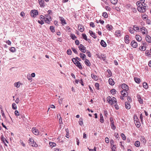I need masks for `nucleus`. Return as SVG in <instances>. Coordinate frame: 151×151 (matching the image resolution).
Listing matches in <instances>:
<instances>
[{
  "label": "nucleus",
  "instance_id": "nucleus-1",
  "mask_svg": "<svg viewBox=\"0 0 151 151\" xmlns=\"http://www.w3.org/2000/svg\"><path fill=\"white\" fill-rule=\"evenodd\" d=\"M107 101L108 102V103L111 105L115 103L117 104V102L116 99L115 97H113L111 98L110 96L107 97Z\"/></svg>",
  "mask_w": 151,
  "mask_h": 151
},
{
  "label": "nucleus",
  "instance_id": "nucleus-2",
  "mask_svg": "<svg viewBox=\"0 0 151 151\" xmlns=\"http://www.w3.org/2000/svg\"><path fill=\"white\" fill-rule=\"evenodd\" d=\"M74 60H75V61H73L74 63L76 65V66L78 67L80 69H82L83 68L81 66V65L80 63L78 61V60H76V59L75 58H73Z\"/></svg>",
  "mask_w": 151,
  "mask_h": 151
},
{
  "label": "nucleus",
  "instance_id": "nucleus-3",
  "mask_svg": "<svg viewBox=\"0 0 151 151\" xmlns=\"http://www.w3.org/2000/svg\"><path fill=\"white\" fill-rule=\"evenodd\" d=\"M78 48L79 50H81L82 52L83 53H85L86 52V48L82 44H80L78 47Z\"/></svg>",
  "mask_w": 151,
  "mask_h": 151
},
{
  "label": "nucleus",
  "instance_id": "nucleus-4",
  "mask_svg": "<svg viewBox=\"0 0 151 151\" xmlns=\"http://www.w3.org/2000/svg\"><path fill=\"white\" fill-rule=\"evenodd\" d=\"M33 133L35 135H38L39 134V130L36 129L35 128H33L32 129Z\"/></svg>",
  "mask_w": 151,
  "mask_h": 151
},
{
  "label": "nucleus",
  "instance_id": "nucleus-5",
  "mask_svg": "<svg viewBox=\"0 0 151 151\" xmlns=\"http://www.w3.org/2000/svg\"><path fill=\"white\" fill-rule=\"evenodd\" d=\"M122 87L123 90L128 91L129 90L128 86L126 84H122Z\"/></svg>",
  "mask_w": 151,
  "mask_h": 151
},
{
  "label": "nucleus",
  "instance_id": "nucleus-6",
  "mask_svg": "<svg viewBox=\"0 0 151 151\" xmlns=\"http://www.w3.org/2000/svg\"><path fill=\"white\" fill-rule=\"evenodd\" d=\"M30 140L31 141L30 145H31L32 147H37L38 146L37 145L35 142H34L33 139H32V140H31V139H30L29 141Z\"/></svg>",
  "mask_w": 151,
  "mask_h": 151
},
{
  "label": "nucleus",
  "instance_id": "nucleus-7",
  "mask_svg": "<svg viewBox=\"0 0 151 151\" xmlns=\"http://www.w3.org/2000/svg\"><path fill=\"white\" fill-rule=\"evenodd\" d=\"M59 18L60 19V20L61 21V23L63 25H64V24H66L65 20L63 17H59Z\"/></svg>",
  "mask_w": 151,
  "mask_h": 151
},
{
  "label": "nucleus",
  "instance_id": "nucleus-8",
  "mask_svg": "<svg viewBox=\"0 0 151 151\" xmlns=\"http://www.w3.org/2000/svg\"><path fill=\"white\" fill-rule=\"evenodd\" d=\"M127 91L123 90L121 91V93L123 97H126L127 95Z\"/></svg>",
  "mask_w": 151,
  "mask_h": 151
},
{
  "label": "nucleus",
  "instance_id": "nucleus-9",
  "mask_svg": "<svg viewBox=\"0 0 151 151\" xmlns=\"http://www.w3.org/2000/svg\"><path fill=\"white\" fill-rule=\"evenodd\" d=\"M131 45L132 47L134 48H136L137 46V42L134 40H133L132 41Z\"/></svg>",
  "mask_w": 151,
  "mask_h": 151
},
{
  "label": "nucleus",
  "instance_id": "nucleus-10",
  "mask_svg": "<svg viewBox=\"0 0 151 151\" xmlns=\"http://www.w3.org/2000/svg\"><path fill=\"white\" fill-rule=\"evenodd\" d=\"M141 31L143 34H145L148 32L147 29L144 27L141 28Z\"/></svg>",
  "mask_w": 151,
  "mask_h": 151
},
{
  "label": "nucleus",
  "instance_id": "nucleus-11",
  "mask_svg": "<svg viewBox=\"0 0 151 151\" xmlns=\"http://www.w3.org/2000/svg\"><path fill=\"white\" fill-rule=\"evenodd\" d=\"M38 1L40 6L42 7H44L45 5L43 0H38Z\"/></svg>",
  "mask_w": 151,
  "mask_h": 151
},
{
  "label": "nucleus",
  "instance_id": "nucleus-12",
  "mask_svg": "<svg viewBox=\"0 0 151 151\" xmlns=\"http://www.w3.org/2000/svg\"><path fill=\"white\" fill-rule=\"evenodd\" d=\"M31 13L32 14L33 17L34 16V15H37L38 14V11L36 10H32L31 11Z\"/></svg>",
  "mask_w": 151,
  "mask_h": 151
},
{
  "label": "nucleus",
  "instance_id": "nucleus-13",
  "mask_svg": "<svg viewBox=\"0 0 151 151\" xmlns=\"http://www.w3.org/2000/svg\"><path fill=\"white\" fill-rule=\"evenodd\" d=\"M129 36L128 35H127L125 36L124 41L126 43L128 44L129 43Z\"/></svg>",
  "mask_w": 151,
  "mask_h": 151
},
{
  "label": "nucleus",
  "instance_id": "nucleus-14",
  "mask_svg": "<svg viewBox=\"0 0 151 151\" xmlns=\"http://www.w3.org/2000/svg\"><path fill=\"white\" fill-rule=\"evenodd\" d=\"M125 106L126 109H129L130 108L131 106L129 103L128 102H126L125 103Z\"/></svg>",
  "mask_w": 151,
  "mask_h": 151
},
{
  "label": "nucleus",
  "instance_id": "nucleus-15",
  "mask_svg": "<svg viewBox=\"0 0 151 151\" xmlns=\"http://www.w3.org/2000/svg\"><path fill=\"white\" fill-rule=\"evenodd\" d=\"M89 33H90V35L94 38L95 39L96 37V36L95 35V34L92 31L90 30Z\"/></svg>",
  "mask_w": 151,
  "mask_h": 151
},
{
  "label": "nucleus",
  "instance_id": "nucleus-16",
  "mask_svg": "<svg viewBox=\"0 0 151 151\" xmlns=\"http://www.w3.org/2000/svg\"><path fill=\"white\" fill-rule=\"evenodd\" d=\"M137 97L139 102L140 104H142L143 103V101L142 99L140 96L139 95H138Z\"/></svg>",
  "mask_w": 151,
  "mask_h": 151
},
{
  "label": "nucleus",
  "instance_id": "nucleus-17",
  "mask_svg": "<svg viewBox=\"0 0 151 151\" xmlns=\"http://www.w3.org/2000/svg\"><path fill=\"white\" fill-rule=\"evenodd\" d=\"M145 39L147 42L149 43L151 42V37L149 35H147Z\"/></svg>",
  "mask_w": 151,
  "mask_h": 151
},
{
  "label": "nucleus",
  "instance_id": "nucleus-18",
  "mask_svg": "<svg viewBox=\"0 0 151 151\" xmlns=\"http://www.w3.org/2000/svg\"><path fill=\"white\" fill-rule=\"evenodd\" d=\"M136 39L137 41L139 42L141 41L142 40L141 37L140 35H137L136 36Z\"/></svg>",
  "mask_w": 151,
  "mask_h": 151
},
{
  "label": "nucleus",
  "instance_id": "nucleus-19",
  "mask_svg": "<svg viewBox=\"0 0 151 151\" xmlns=\"http://www.w3.org/2000/svg\"><path fill=\"white\" fill-rule=\"evenodd\" d=\"M100 122L101 123H103L104 122V119L103 118V115L101 113H100Z\"/></svg>",
  "mask_w": 151,
  "mask_h": 151
},
{
  "label": "nucleus",
  "instance_id": "nucleus-20",
  "mask_svg": "<svg viewBox=\"0 0 151 151\" xmlns=\"http://www.w3.org/2000/svg\"><path fill=\"white\" fill-rule=\"evenodd\" d=\"M85 64L86 65L90 66L91 65V63L88 60L86 59L84 61Z\"/></svg>",
  "mask_w": 151,
  "mask_h": 151
},
{
  "label": "nucleus",
  "instance_id": "nucleus-21",
  "mask_svg": "<svg viewBox=\"0 0 151 151\" xmlns=\"http://www.w3.org/2000/svg\"><path fill=\"white\" fill-rule=\"evenodd\" d=\"M100 44L101 45L104 47H105L106 46V42L103 40H102L101 41Z\"/></svg>",
  "mask_w": 151,
  "mask_h": 151
},
{
  "label": "nucleus",
  "instance_id": "nucleus-22",
  "mask_svg": "<svg viewBox=\"0 0 151 151\" xmlns=\"http://www.w3.org/2000/svg\"><path fill=\"white\" fill-rule=\"evenodd\" d=\"M109 84L110 85L112 86L114 85V81L113 80L112 78H110L109 79Z\"/></svg>",
  "mask_w": 151,
  "mask_h": 151
},
{
  "label": "nucleus",
  "instance_id": "nucleus-23",
  "mask_svg": "<svg viewBox=\"0 0 151 151\" xmlns=\"http://www.w3.org/2000/svg\"><path fill=\"white\" fill-rule=\"evenodd\" d=\"M49 144L51 148H52L53 147H55L56 145V143L54 142H50L49 143Z\"/></svg>",
  "mask_w": 151,
  "mask_h": 151
},
{
  "label": "nucleus",
  "instance_id": "nucleus-24",
  "mask_svg": "<svg viewBox=\"0 0 151 151\" xmlns=\"http://www.w3.org/2000/svg\"><path fill=\"white\" fill-rule=\"evenodd\" d=\"M80 56L81 58H82V60H84L86 57V55L84 54L81 53L80 54Z\"/></svg>",
  "mask_w": 151,
  "mask_h": 151
},
{
  "label": "nucleus",
  "instance_id": "nucleus-25",
  "mask_svg": "<svg viewBox=\"0 0 151 151\" xmlns=\"http://www.w3.org/2000/svg\"><path fill=\"white\" fill-rule=\"evenodd\" d=\"M134 80L135 82L137 83H139L141 81L140 79L139 78L137 77L134 78Z\"/></svg>",
  "mask_w": 151,
  "mask_h": 151
},
{
  "label": "nucleus",
  "instance_id": "nucleus-26",
  "mask_svg": "<svg viewBox=\"0 0 151 151\" xmlns=\"http://www.w3.org/2000/svg\"><path fill=\"white\" fill-rule=\"evenodd\" d=\"M106 27L109 30H111L113 28V27L111 25H109V24L106 25Z\"/></svg>",
  "mask_w": 151,
  "mask_h": 151
},
{
  "label": "nucleus",
  "instance_id": "nucleus-27",
  "mask_svg": "<svg viewBox=\"0 0 151 151\" xmlns=\"http://www.w3.org/2000/svg\"><path fill=\"white\" fill-rule=\"evenodd\" d=\"M78 28L79 30L81 32H83L84 31V28L82 26H78Z\"/></svg>",
  "mask_w": 151,
  "mask_h": 151
},
{
  "label": "nucleus",
  "instance_id": "nucleus-28",
  "mask_svg": "<svg viewBox=\"0 0 151 151\" xmlns=\"http://www.w3.org/2000/svg\"><path fill=\"white\" fill-rule=\"evenodd\" d=\"M107 72H108V75L107 76L108 77H110L112 76V73L111 71V70H107Z\"/></svg>",
  "mask_w": 151,
  "mask_h": 151
},
{
  "label": "nucleus",
  "instance_id": "nucleus-29",
  "mask_svg": "<svg viewBox=\"0 0 151 151\" xmlns=\"http://www.w3.org/2000/svg\"><path fill=\"white\" fill-rule=\"evenodd\" d=\"M134 145L136 147H138L140 145V142L138 141H137L135 142Z\"/></svg>",
  "mask_w": 151,
  "mask_h": 151
},
{
  "label": "nucleus",
  "instance_id": "nucleus-30",
  "mask_svg": "<svg viewBox=\"0 0 151 151\" xmlns=\"http://www.w3.org/2000/svg\"><path fill=\"white\" fill-rule=\"evenodd\" d=\"M91 77L93 78L95 80H98L97 77L96 76L94 75L93 74H91Z\"/></svg>",
  "mask_w": 151,
  "mask_h": 151
},
{
  "label": "nucleus",
  "instance_id": "nucleus-31",
  "mask_svg": "<svg viewBox=\"0 0 151 151\" xmlns=\"http://www.w3.org/2000/svg\"><path fill=\"white\" fill-rule=\"evenodd\" d=\"M70 37L72 38V39L73 40H75L77 38L76 37V36L74 34H71Z\"/></svg>",
  "mask_w": 151,
  "mask_h": 151
},
{
  "label": "nucleus",
  "instance_id": "nucleus-32",
  "mask_svg": "<svg viewBox=\"0 0 151 151\" xmlns=\"http://www.w3.org/2000/svg\"><path fill=\"white\" fill-rule=\"evenodd\" d=\"M110 1L111 3L113 4H116L117 2V0H111Z\"/></svg>",
  "mask_w": 151,
  "mask_h": 151
},
{
  "label": "nucleus",
  "instance_id": "nucleus-33",
  "mask_svg": "<svg viewBox=\"0 0 151 151\" xmlns=\"http://www.w3.org/2000/svg\"><path fill=\"white\" fill-rule=\"evenodd\" d=\"M12 108L13 109H16L17 108V106L16 104L15 103H13L12 106Z\"/></svg>",
  "mask_w": 151,
  "mask_h": 151
},
{
  "label": "nucleus",
  "instance_id": "nucleus-34",
  "mask_svg": "<svg viewBox=\"0 0 151 151\" xmlns=\"http://www.w3.org/2000/svg\"><path fill=\"white\" fill-rule=\"evenodd\" d=\"M143 86L144 88H148V86L147 83L144 82L143 83Z\"/></svg>",
  "mask_w": 151,
  "mask_h": 151
},
{
  "label": "nucleus",
  "instance_id": "nucleus-35",
  "mask_svg": "<svg viewBox=\"0 0 151 151\" xmlns=\"http://www.w3.org/2000/svg\"><path fill=\"white\" fill-rule=\"evenodd\" d=\"M82 36L83 38L86 40H88V39L86 35L85 34H82Z\"/></svg>",
  "mask_w": 151,
  "mask_h": 151
},
{
  "label": "nucleus",
  "instance_id": "nucleus-36",
  "mask_svg": "<svg viewBox=\"0 0 151 151\" xmlns=\"http://www.w3.org/2000/svg\"><path fill=\"white\" fill-rule=\"evenodd\" d=\"M116 145H113L112 146H111V151H116Z\"/></svg>",
  "mask_w": 151,
  "mask_h": 151
},
{
  "label": "nucleus",
  "instance_id": "nucleus-37",
  "mask_svg": "<svg viewBox=\"0 0 151 151\" xmlns=\"http://www.w3.org/2000/svg\"><path fill=\"white\" fill-rule=\"evenodd\" d=\"M54 28H55L53 26H50V29L52 32H54L55 31Z\"/></svg>",
  "mask_w": 151,
  "mask_h": 151
},
{
  "label": "nucleus",
  "instance_id": "nucleus-38",
  "mask_svg": "<svg viewBox=\"0 0 151 151\" xmlns=\"http://www.w3.org/2000/svg\"><path fill=\"white\" fill-rule=\"evenodd\" d=\"M102 16L105 18H106L108 17V15L107 13L106 12H104L102 14Z\"/></svg>",
  "mask_w": 151,
  "mask_h": 151
},
{
  "label": "nucleus",
  "instance_id": "nucleus-39",
  "mask_svg": "<svg viewBox=\"0 0 151 151\" xmlns=\"http://www.w3.org/2000/svg\"><path fill=\"white\" fill-rule=\"evenodd\" d=\"M133 29L136 31L139 30V27H137L136 25L134 26L133 27Z\"/></svg>",
  "mask_w": 151,
  "mask_h": 151
},
{
  "label": "nucleus",
  "instance_id": "nucleus-40",
  "mask_svg": "<svg viewBox=\"0 0 151 151\" xmlns=\"http://www.w3.org/2000/svg\"><path fill=\"white\" fill-rule=\"evenodd\" d=\"M121 136L122 137V138L123 140H125L126 139V137L123 133L121 134Z\"/></svg>",
  "mask_w": 151,
  "mask_h": 151
},
{
  "label": "nucleus",
  "instance_id": "nucleus-41",
  "mask_svg": "<svg viewBox=\"0 0 151 151\" xmlns=\"http://www.w3.org/2000/svg\"><path fill=\"white\" fill-rule=\"evenodd\" d=\"M114 123H111V128L113 129H116V127L114 125Z\"/></svg>",
  "mask_w": 151,
  "mask_h": 151
},
{
  "label": "nucleus",
  "instance_id": "nucleus-42",
  "mask_svg": "<svg viewBox=\"0 0 151 151\" xmlns=\"http://www.w3.org/2000/svg\"><path fill=\"white\" fill-rule=\"evenodd\" d=\"M120 31H117L115 32V35L117 37L120 36Z\"/></svg>",
  "mask_w": 151,
  "mask_h": 151
},
{
  "label": "nucleus",
  "instance_id": "nucleus-43",
  "mask_svg": "<svg viewBox=\"0 0 151 151\" xmlns=\"http://www.w3.org/2000/svg\"><path fill=\"white\" fill-rule=\"evenodd\" d=\"M116 90H115L114 89H113L110 91L111 93L113 94H114L116 93Z\"/></svg>",
  "mask_w": 151,
  "mask_h": 151
},
{
  "label": "nucleus",
  "instance_id": "nucleus-44",
  "mask_svg": "<svg viewBox=\"0 0 151 151\" xmlns=\"http://www.w3.org/2000/svg\"><path fill=\"white\" fill-rule=\"evenodd\" d=\"M45 22L46 23H49L50 22V21L49 20V19L48 18H46L45 19Z\"/></svg>",
  "mask_w": 151,
  "mask_h": 151
},
{
  "label": "nucleus",
  "instance_id": "nucleus-45",
  "mask_svg": "<svg viewBox=\"0 0 151 151\" xmlns=\"http://www.w3.org/2000/svg\"><path fill=\"white\" fill-rule=\"evenodd\" d=\"M2 140L3 142L4 143L5 145L6 146H7V145L6 143V142H7L8 144V142L5 139H3Z\"/></svg>",
  "mask_w": 151,
  "mask_h": 151
},
{
  "label": "nucleus",
  "instance_id": "nucleus-46",
  "mask_svg": "<svg viewBox=\"0 0 151 151\" xmlns=\"http://www.w3.org/2000/svg\"><path fill=\"white\" fill-rule=\"evenodd\" d=\"M79 124L81 126H82L83 124V122L82 119H80L79 122Z\"/></svg>",
  "mask_w": 151,
  "mask_h": 151
},
{
  "label": "nucleus",
  "instance_id": "nucleus-47",
  "mask_svg": "<svg viewBox=\"0 0 151 151\" xmlns=\"http://www.w3.org/2000/svg\"><path fill=\"white\" fill-rule=\"evenodd\" d=\"M15 86L18 88L19 87L20 84L19 82L15 83H14Z\"/></svg>",
  "mask_w": 151,
  "mask_h": 151
},
{
  "label": "nucleus",
  "instance_id": "nucleus-48",
  "mask_svg": "<svg viewBox=\"0 0 151 151\" xmlns=\"http://www.w3.org/2000/svg\"><path fill=\"white\" fill-rule=\"evenodd\" d=\"M72 51L70 49H68L67 52V54L68 55H71L72 54Z\"/></svg>",
  "mask_w": 151,
  "mask_h": 151
},
{
  "label": "nucleus",
  "instance_id": "nucleus-49",
  "mask_svg": "<svg viewBox=\"0 0 151 151\" xmlns=\"http://www.w3.org/2000/svg\"><path fill=\"white\" fill-rule=\"evenodd\" d=\"M86 54L89 57H91V54L90 52L89 51L87 50Z\"/></svg>",
  "mask_w": 151,
  "mask_h": 151
},
{
  "label": "nucleus",
  "instance_id": "nucleus-50",
  "mask_svg": "<svg viewBox=\"0 0 151 151\" xmlns=\"http://www.w3.org/2000/svg\"><path fill=\"white\" fill-rule=\"evenodd\" d=\"M71 49H72V50H73V51L74 52V53H76V54H78L77 51L75 48H74L73 47H72Z\"/></svg>",
  "mask_w": 151,
  "mask_h": 151
},
{
  "label": "nucleus",
  "instance_id": "nucleus-51",
  "mask_svg": "<svg viewBox=\"0 0 151 151\" xmlns=\"http://www.w3.org/2000/svg\"><path fill=\"white\" fill-rule=\"evenodd\" d=\"M95 86H96V89L98 90H99V83H96L95 84Z\"/></svg>",
  "mask_w": 151,
  "mask_h": 151
},
{
  "label": "nucleus",
  "instance_id": "nucleus-52",
  "mask_svg": "<svg viewBox=\"0 0 151 151\" xmlns=\"http://www.w3.org/2000/svg\"><path fill=\"white\" fill-rule=\"evenodd\" d=\"M137 5L138 6V7H141V6L142 5V3L139 1H137Z\"/></svg>",
  "mask_w": 151,
  "mask_h": 151
},
{
  "label": "nucleus",
  "instance_id": "nucleus-53",
  "mask_svg": "<svg viewBox=\"0 0 151 151\" xmlns=\"http://www.w3.org/2000/svg\"><path fill=\"white\" fill-rule=\"evenodd\" d=\"M15 48L14 47H11L10 49V51L12 52H15Z\"/></svg>",
  "mask_w": 151,
  "mask_h": 151
},
{
  "label": "nucleus",
  "instance_id": "nucleus-54",
  "mask_svg": "<svg viewBox=\"0 0 151 151\" xmlns=\"http://www.w3.org/2000/svg\"><path fill=\"white\" fill-rule=\"evenodd\" d=\"M140 50L142 51H145L146 50V47L144 46H141V48H140Z\"/></svg>",
  "mask_w": 151,
  "mask_h": 151
},
{
  "label": "nucleus",
  "instance_id": "nucleus-55",
  "mask_svg": "<svg viewBox=\"0 0 151 151\" xmlns=\"http://www.w3.org/2000/svg\"><path fill=\"white\" fill-rule=\"evenodd\" d=\"M90 25L91 27L93 28L95 27L94 23L93 22H91L90 23Z\"/></svg>",
  "mask_w": 151,
  "mask_h": 151
},
{
  "label": "nucleus",
  "instance_id": "nucleus-56",
  "mask_svg": "<svg viewBox=\"0 0 151 151\" xmlns=\"http://www.w3.org/2000/svg\"><path fill=\"white\" fill-rule=\"evenodd\" d=\"M141 8H142L141 9V12H144L145 11V8L144 7H141Z\"/></svg>",
  "mask_w": 151,
  "mask_h": 151
},
{
  "label": "nucleus",
  "instance_id": "nucleus-57",
  "mask_svg": "<svg viewBox=\"0 0 151 151\" xmlns=\"http://www.w3.org/2000/svg\"><path fill=\"white\" fill-rule=\"evenodd\" d=\"M15 115L17 116H19V112L17 110H16L14 112Z\"/></svg>",
  "mask_w": 151,
  "mask_h": 151
},
{
  "label": "nucleus",
  "instance_id": "nucleus-58",
  "mask_svg": "<svg viewBox=\"0 0 151 151\" xmlns=\"http://www.w3.org/2000/svg\"><path fill=\"white\" fill-rule=\"evenodd\" d=\"M147 18V16L146 15H143L142 16V18L143 19H146Z\"/></svg>",
  "mask_w": 151,
  "mask_h": 151
},
{
  "label": "nucleus",
  "instance_id": "nucleus-59",
  "mask_svg": "<svg viewBox=\"0 0 151 151\" xmlns=\"http://www.w3.org/2000/svg\"><path fill=\"white\" fill-rule=\"evenodd\" d=\"M105 140L106 142V143H108L109 142V138L108 137H106L105 138Z\"/></svg>",
  "mask_w": 151,
  "mask_h": 151
},
{
  "label": "nucleus",
  "instance_id": "nucleus-60",
  "mask_svg": "<svg viewBox=\"0 0 151 151\" xmlns=\"http://www.w3.org/2000/svg\"><path fill=\"white\" fill-rule=\"evenodd\" d=\"M137 124H136V125L137 126V127H139L140 125V124L139 122H136Z\"/></svg>",
  "mask_w": 151,
  "mask_h": 151
},
{
  "label": "nucleus",
  "instance_id": "nucleus-61",
  "mask_svg": "<svg viewBox=\"0 0 151 151\" xmlns=\"http://www.w3.org/2000/svg\"><path fill=\"white\" fill-rule=\"evenodd\" d=\"M145 54L148 56L150 55V53L148 50H146V51Z\"/></svg>",
  "mask_w": 151,
  "mask_h": 151
},
{
  "label": "nucleus",
  "instance_id": "nucleus-62",
  "mask_svg": "<svg viewBox=\"0 0 151 151\" xmlns=\"http://www.w3.org/2000/svg\"><path fill=\"white\" fill-rule=\"evenodd\" d=\"M38 22L39 24H44V22H43V21L42 20H41V21L38 20Z\"/></svg>",
  "mask_w": 151,
  "mask_h": 151
},
{
  "label": "nucleus",
  "instance_id": "nucleus-63",
  "mask_svg": "<svg viewBox=\"0 0 151 151\" xmlns=\"http://www.w3.org/2000/svg\"><path fill=\"white\" fill-rule=\"evenodd\" d=\"M127 99L128 101V102H130V101H132L131 99V97H129V96H128L127 97Z\"/></svg>",
  "mask_w": 151,
  "mask_h": 151
},
{
  "label": "nucleus",
  "instance_id": "nucleus-64",
  "mask_svg": "<svg viewBox=\"0 0 151 151\" xmlns=\"http://www.w3.org/2000/svg\"><path fill=\"white\" fill-rule=\"evenodd\" d=\"M75 44L76 45H78L79 44V42L78 40H76L75 41Z\"/></svg>",
  "mask_w": 151,
  "mask_h": 151
}]
</instances>
